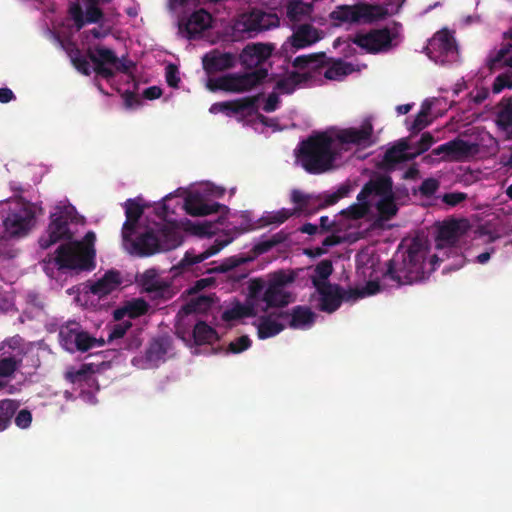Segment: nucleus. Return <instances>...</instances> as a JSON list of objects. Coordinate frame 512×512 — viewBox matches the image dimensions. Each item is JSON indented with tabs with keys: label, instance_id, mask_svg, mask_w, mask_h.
<instances>
[{
	"label": "nucleus",
	"instance_id": "obj_41",
	"mask_svg": "<svg viewBox=\"0 0 512 512\" xmlns=\"http://www.w3.org/2000/svg\"><path fill=\"white\" fill-rule=\"evenodd\" d=\"M376 207L380 216L385 220H390L397 214L398 211L394 194L387 197H382L378 201Z\"/></svg>",
	"mask_w": 512,
	"mask_h": 512
},
{
	"label": "nucleus",
	"instance_id": "obj_32",
	"mask_svg": "<svg viewBox=\"0 0 512 512\" xmlns=\"http://www.w3.org/2000/svg\"><path fill=\"white\" fill-rule=\"evenodd\" d=\"M260 94L256 96H247L236 100L227 101L226 115L231 116L234 114L252 115L257 110V102L259 101Z\"/></svg>",
	"mask_w": 512,
	"mask_h": 512
},
{
	"label": "nucleus",
	"instance_id": "obj_58",
	"mask_svg": "<svg viewBox=\"0 0 512 512\" xmlns=\"http://www.w3.org/2000/svg\"><path fill=\"white\" fill-rule=\"evenodd\" d=\"M467 199V194L463 192H450L444 194L442 201L449 206H457Z\"/></svg>",
	"mask_w": 512,
	"mask_h": 512
},
{
	"label": "nucleus",
	"instance_id": "obj_14",
	"mask_svg": "<svg viewBox=\"0 0 512 512\" xmlns=\"http://www.w3.org/2000/svg\"><path fill=\"white\" fill-rule=\"evenodd\" d=\"M393 36L388 27L374 29L366 34H357L353 43L369 53L388 50L391 47Z\"/></svg>",
	"mask_w": 512,
	"mask_h": 512
},
{
	"label": "nucleus",
	"instance_id": "obj_13",
	"mask_svg": "<svg viewBox=\"0 0 512 512\" xmlns=\"http://www.w3.org/2000/svg\"><path fill=\"white\" fill-rule=\"evenodd\" d=\"M312 283L319 295L317 308L329 314L337 311L343 302L341 286L329 281H319L315 277H312Z\"/></svg>",
	"mask_w": 512,
	"mask_h": 512
},
{
	"label": "nucleus",
	"instance_id": "obj_64",
	"mask_svg": "<svg viewBox=\"0 0 512 512\" xmlns=\"http://www.w3.org/2000/svg\"><path fill=\"white\" fill-rule=\"evenodd\" d=\"M279 104V96L276 93H271L268 95L265 104L263 106V110L267 113H271L275 111Z\"/></svg>",
	"mask_w": 512,
	"mask_h": 512
},
{
	"label": "nucleus",
	"instance_id": "obj_42",
	"mask_svg": "<svg viewBox=\"0 0 512 512\" xmlns=\"http://www.w3.org/2000/svg\"><path fill=\"white\" fill-rule=\"evenodd\" d=\"M127 316L134 319L145 315L149 310V304L143 298H135L125 303Z\"/></svg>",
	"mask_w": 512,
	"mask_h": 512
},
{
	"label": "nucleus",
	"instance_id": "obj_9",
	"mask_svg": "<svg viewBox=\"0 0 512 512\" xmlns=\"http://www.w3.org/2000/svg\"><path fill=\"white\" fill-rule=\"evenodd\" d=\"M59 339L62 347L70 353L86 352L93 347L104 345L103 339L91 336L75 321H70L60 327Z\"/></svg>",
	"mask_w": 512,
	"mask_h": 512
},
{
	"label": "nucleus",
	"instance_id": "obj_53",
	"mask_svg": "<svg viewBox=\"0 0 512 512\" xmlns=\"http://www.w3.org/2000/svg\"><path fill=\"white\" fill-rule=\"evenodd\" d=\"M103 16V11L98 7V4H88L85 13L87 23H98Z\"/></svg>",
	"mask_w": 512,
	"mask_h": 512
},
{
	"label": "nucleus",
	"instance_id": "obj_36",
	"mask_svg": "<svg viewBox=\"0 0 512 512\" xmlns=\"http://www.w3.org/2000/svg\"><path fill=\"white\" fill-rule=\"evenodd\" d=\"M94 365L92 363H85L77 370H69L65 374V378L72 384H81L83 382L90 383L95 381L93 378Z\"/></svg>",
	"mask_w": 512,
	"mask_h": 512
},
{
	"label": "nucleus",
	"instance_id": "obj_11",
	"mask_svg": "<svg viewBox=\"0 0 512 512\" xmlns=\"http://www.w3.org/2000/svg\"><path fill=\"white\" fill-rule=\"evenodd\" d=\"M267 76L268 70L259 68L243 74L223 75L221 76V84L226 88V92L243 93L261 84Z\"/></svg>",
	"mask_w": 512,
	"mask_h": 512
},
{
	"label": "nucleus",
	"instance_id": "obj_4",
	"mask_svg": "<svg viewBox=\"0 0 512 512\" xmlns=\"http://www.w3.org/2000/svg\"><path fill=\"white\" fill-rule=\"evenodd\" d=\"M130 244L131 252L140 257L151 256L161 251H169L175 249L181 244L179 233L168 225H161L156 234L154 229L147 228L140 232L138 236L124 242Z\"/></svg>",
	"mask_w": 512,
	"mask_h": 512
},
{
	"label": "nucleus",
	"instance_id": "obj_1",
	"mask_svg": "<svg viewBox=\"0 0 512 512\" xmlns=\"http://www.w3.org/2000/svg\"><path fill=\"white\" fill-rule=\"evenodd\" d=\"M326 132H316L302 140L295 149L297 161L309 174L319 175L334 168L338 151Z\"/></svg>",
	"mask_w": 512,
	"mask_h": 512
},
{
	"label": "nucleus",
	"instance_id": "obj_29",
	"mask_svg": "<svg viewBox=\"0 0 512 512\" xmlns=\"http://www.w3.org/2000/svg\"><path fill=\"white\" fill-rule=\"evenodd\" d=\"M313 79L311 72L292 71L276 82L275 88L283 94H291L295 89Z\"/></svg>",
	"mask_w": 512,
	"mask_h": 512
},
{
	"label": "nucleus",
	"instance_id": "obj_16",
	"mask_svg": "<svg viewBox=\"0 0 512 512\" xmlns=\"http://www.w3.org/2000/svg\"><path fill=\"white\" fill-rule=\"evenodd\" d=\"M272 43H251L246 45L239 54V61L245 69H259L273 53Z\"/></svg>",
	"mask_w": 512,
	"mask_h": 512
},
{
	"label": "nucleus",
	"instance_id": "obj_62",
	"mask_svg": "<svg viewBox=\"0 0 512 512\" xmlns=\"http://www.w3.org/2000/svg\"><path fill=\"white\" fill-rule=\"evenodd\" d=\"M341 295L343 296V301H355L365 297V291L357 288L345 290L341 287Z\"/></svg>",
	"mask_w": 512,
	"mask_h": 512
},
{
	"label": "nucleus",
	"instance_id": "obj_19",
	"mask_svg": "<svg viewBox=\"0 0 512 512\" xmlns=\"http://www.w3.org/2000/svg\"><path fill=\"white\" fill-rule=\"evenodd\" d=\"M211 15L203 10L193 12L186 20L179 22V32L187 39H194L211 26Z\"/></svg>",
	"mask_w": 512,
	"mask_h": 512
},
{
	"label": "nucleus",
	"instance_id": "obj_63",
	"mask_svg": "<svg viewBox=\"0 0 512 512\" xmlns=\"http://www.w3.org/2000/svg\"><path fill=\"white\" fill-rule=\"evenodd\" d=\"M291 200L299 206V209L304 210L308 206L309 196L299 190H294L291 194Z\"/></svg>",
	"mask_w": 512,
	"mask_h": 512
},
{
	"label": "nucleus",
	"instance_id": "obj_40",
	"mask_svg": "<svg viewBox=\"0 0 512 512\" xmlns=\"http://www.w3.org/2000/svg\"><path fill=\"white\" fill-rule=\"evenodd\" d=\"M352 71V64L339 60L325 70L324 76L329 80H339Z\"/></svg>",
	"mask_w": 512,
	"mask_h": 512
},
{
	"label": "nucleus",
	"instance_id": "obj_48",
	"mask_svg": "<svg viewBox=\"0 0 512 512\" xmlns=\"http://www.w3.org/2000/svg\"><path fill=\"white\" fill-rule=\"evenodd\" d=\"M505 88L512 89V75L502 73L495 78L492 91L494 94H498Z\"/></svg>",
	"mask_w": 512,
	"mask_h": 512
},
{
	"label": "nucleus",
	"instance_id": "obj_10",
	"mask_svg": "<svg viewBox=\"0 0 512 512\" xmlns=\"http://www.w3.org/2000/svg\"><path fill=\"white\" fill-rule=\"evenodd\" d=\"M280 20L275 13H267L262 10H252L241 15L235 24L238 32L247 33L249 37L258 33L279 26Z\"/></svg>",
	"mask_w": 512,
	"mask_h": 512
},
{
	"label": "nucleus",
	"instance_id": "obj_12",
	"mask_svg": "<svg viewBox=\"0 0 512 512\" xmlns=\"http://www.w3.org/2000/svg\"><path fill=\"white\" fill-rule=\"evenodd\" d=\"M320 40L318 30L311 24L300 25L293 34L285 41L279 55L290 59L291 55L297 50L308 47Z\"/></svg>",
	"mask_w": 512,
	"mask_h": 512
},
{
	"label": "nucleus",
	"instance_id": "obj_34",
	"mask_svg": "<svg viewBox=\"0 0 512 512\" xmlns=\"http://www.w3.org/2000/svg\"><path fill=\"white\" fill-rule=\"evenodd\" d=\"M292 65L299 70H308L307 72H311L313 75V72H317L324 67L325 54L300 55L293 60Z\"/></svg>",
	"mask_w": 512,
	"mask_h": 512
},
{
	"label": "nucleus",
	"instance_id": "obj_18",
	"mask_svg": "<svg viewBox=\"0 0 512 512\" xmlns=\"http://www.w3.org/2000/svg\"><path fill=\"white\" fill-rule=\"evenodd\" d=\"M411 148L412 146L407 138L398 140L385 152L382 160V168L387 172H391L395 170L398 164L415 159L412 157L413 153L409 152Z\"/></svg>",
	"mask_w": 512,
	"mask_h": 512
},
{
	"label": "nucleus",
	"instance_id": "obj_15",
	"mask_svg": "<svg viewBox=\"0 0 512 512\" xmlns=\"http://www.w3.org/2000/svg\"><path fill=\"white\" fill-rule=\"evenodd\" d=\"M87 57L94 64V71L98 76L104 79L115 76V71L109 65L114 66L118 57L112 49L97 45L87 50Z\"/></svg>",
	"mask_w": 512,
	"mask_h": 512
},
{
	"label": "nucleus",
	"instance_id": "obj_56",
	"mask_svg": "<svg viewBox=\"0 0 512 512\" xmlns=\"http://www.w3.org/2000/svg\"><path fill=\"white\" fill-rule=\"evenodd\" d=\"M305 14V8L301 2L290 3L287 7V15L292 21H299Z\"/></svg>",
	"mask_w": 512,
	"mask_h": 512
},
{
	"label": "nucleus",
	"instance_id": "obj_50",
	"mask_svg": "<svg viewBox=\"0 0 512 512\" xmlns=\"http://www.w3.org/2000/svg\"><path fill=\"white\" fill-rule=\"evenodd\" d=\"M245 314V305L238 303L232 308L225 310L222 314V319L224 321L238 320L244 318Z\"/></svg>",
	"mask_w": 512,
	"mask_h": 512
},
{
	"label": "nucleus",
	"instance_id": "obj_33",
	"mask_svg": "<svg viewBox=\"0 0 512 512\" xmlns=\"http://www.w3.org/2000/svg\"><path fill=\"white\" fill-rule=\"evenodd\" d=\"M478 146L459 137L449 141V160L460 161L477 152Z\"/></svg>",
	"mask_w": 512,
	"mask_h": 512
},
{
	"label": "nucleus",
	"instance_id": "obj_39",
	"mask_svg": "<svg viewBox=\"0 0 512 512\" xmlns=\"http://www.w3.org/2000/svg\"><path fill=\"white\" fill-rule=\"evenodd\" d=\"M69 57L73 66L76 68L78 72L85 76H89L91 74V65L85 56L82 55L81 50L73 45V47L68 52Z\"/></svg>",
	"mask_w": 512,
	"mask_h": 512
},
{
	"label": "nucleus",
	"instance_id": "obj_52",
	"mask_svg": "<svg viewBox=\"0 0 512 512\" xmlns=\"http://www.w3.org/2000/svg\"><path fill=\"white\" fill-rule=\"evenodd\" d=\"M439 188V182L434 178H427L423 180L419 187L421 195L425 197H431L436 193Z\"/></svg>",
	"mask_w": 512,
	"mask_h": 512
},
{
	"label": "nucleus",
	"instance_id": "obj_28",
	"mask_svg": "<svg viewBox=\"0 0 512 512\" xmlns=\"http://www.w3.org/2000/svg\"><path fill=\"white\" fill-rule=\"evenodd\" d=\"M229 242V240H225L219 243H215L199 254H196L194 250H189L185 253L184 257L179 262V267L182 269H188L192 265L201 263L202 261L220 252L221 249L229 244Z\"/></svg>",
	"mask_w": 512,
	"mask_h": 512
},
{
	"label": "nucleus",
	"instance_id": "obj_22",
	"mask_svg": "<svg viewBox=\"0 0 512 512\" xmlns=\"http://www.w3.org/2000/svg\"><path fill=\"white\" fill-rule=\"evenodd\" d=\"M121 283V273L118 270L111 269L106 271L100 279L93 282L89 287V291L99 299H103L107 295L116 291L120 287Z\"/></svg>",
	"mask_w": 512,
	"mask_h": 512
},
{
	"label": "nucleus",
	"instance_id": "obj_54",
	"mask_svg": "<svg viewBox=\"0 0 512 512\" xmlns=\"http://www.w3.org/2000/svg\"><path fill=\"white\" fill-rule=\"evenodd\" d=\"M293 215V212L289 209H282L269 215L267 224H282Z\"/></svg>",
	"mask_w": 512,
	"mask_h": 512
},
{
	"label": "nucleus",
	"instance_id": "obj_61",
	"mask_svg": "<svg viewBox=\"0 0 512 512\" xmlns=\"http://www.w3.org/2000/svg\"><path fill=\"white\" fill-rule=\"evenodd\" d=\"M123 100H124V105L126 108L128 109H134V108H137L141 105V100L140 98L138 97L137 94L131 92V91H126L123 95Z\"/></svg>",
	"mask_w": 512,
	"mask_h": 512
},
{
	"label": "nucleus",
	"instance_id": "obj_23",
	"mask_svg": "<svg viewBox=\"0 0 512 512\" xmlns=\"http://www.w3.org/2000/svg\"><path fill=\"white\" fill-rule=\"evenodd\" d=\"M290 317L289 327L293 329H308L314 323L316 314L306 306H295L291 312H279L277 318H288Z\"/></svg>",
	"mask_w": 512,
	"mask_h": 512
},
{
	"label": "nucleus",
	"instance_id": "obj_47",
	"mask_svg": "<svg viewBox=\"0 0 512 512\" xmlns=\"http://www.w3.org/2000/svg\"><path fill=\"white\" fill-rule=\"evenodd\" d=\"M369 204H352L347 209H344L341 214L351 219L363 218L368 212Z\"/></svg>",
	"mask_w": 512,
	"mask_h": 512
},
{
	"label": "nucleus",
	"instance_id": "obj_45",
	"mask_svg": "<svg viewBox=\"0 0 512 512\" xmlns=\"http://www.w3.org/2000/svg\"><path fill=\"white\" fill-rule=\"evenodd\" d=\"M435 142L434 137L429 132H424L420 140L415 144V151L412 152V157L416 158L424 152L428 151L432 144Z\"/></svg>",
	"mask_w": 512,
	"mask_h": 512
},
{
	"label": "nucleus",
	"instance_id": "obj_49",
	"mask_svg": "<svg viewBox=\"0 0 512 512\" xmlns=\"http://www.w3.org/2000/svg\"><path fill=\"white\" fill-rule=\"evenodd\" d=\"M252 342L247 335L238 337L236 340L230 342L228 351L233 354L241 353L251 346Z\"/></svg>",
	"mask_w": 512,
	"mask_h": 512
},
{
	"label": "nucleus",
	"instance_id": "obj_17",
	"mask_svg": "<svg viewBox=\"0 0 512 512\" xmlns=\"http://www.w3.org/2000/svg\"><path fill=\"white\" fill-rule=\"evenodd\" d=\"M237 57L231 52H221L219 49H213L202 57L204 71L208 75L231 69L235 67Z\"/></svg>",
	"mask_w": 512,
	"mask_h": 512
},
{
	"label": "nucleus",
	"instance_id": "obj_44",
	"mask_svg": "<svg viewBox=\"0 0 512 512\" xmlns=\"http://www.w3.org/2000/svg\"><path fill=\"white\" fill-rule=\"evenodd\" d=\"M22 360L15 356L0 359V377H10L21 365Z\"/></svg>",
	"mask_w": 512,
	"mask_h": 512
},
{
	"label": "nucleus",
	"instance_id": "obj_57",
	"mask_svg": "<svg viewBox=\"0 0 512 512\" xmlns=\"http://www.w3.org/2000/svg\"><path fill=\"white\" fill-rule=\"evenodd\" d=\"M117 72L124 74H131L136 68L135 62L129 60L127 57L118 58V62L113 66Z\"/></svg>",
	"mask_w": 512,
	"mask_h": 512
},
{
	"label": "nucleus",
	"instance_id": "obj_26",
	"mask_svg": "<svg viewBox=\"0 0 512 512\" xmlns=\"http://www.w3.org/2000/svg\"><path fill=\"white\" fill-rule=\"evenodd\" d=\"M426 50L427 55L431 58L430 54L432 51H438L442 55H449L457 51V45L453 34L448 29H442L429 41Z\"/></svg>",
	"mask_w": 512,
	"mask_h": 512
},
{
	"label": "nucleus",
	"instance_id": "obj_60",
	"mask_svg": "<svg viewBox=\"0 0 512 512\" xmlns=\"http://www.w3.org/2000/svg\"><path fill=\"white\" fill-rule=\"evenodd\" d=\"M427 116L428 111L422 108L421 111L416 115L410 129L413 131H420L425 128L428 125Z\"/></svg>",
	"mask_w": 512,
	"mask_h": 512
},
{
	"label": "nucleus",
	"instance_id": "obj_59",
	"mask_svg": "<svg viewBox=\"0 0 512 512\" xmlns=\"http://www.w3.org/2000/svg\"><path fill=\"white\" fill-rule=\"evenodd\" d=\"M32 422V414L27 409H22L15 417V424L22 429L28 428Z\"/></svg>",
	"mask_w": 512,
	"mask_h": 512
},
{
	"label": "nucleus",
	"instance_id": "obj_55",
	"mask_svg": "<svg viewBox=\"0 0 512 512\" xmlns=\"http://www.w3.org/2000/svg\"><path fill=\"white\" fill-rule=\"evenodd\" d=\"M498 123L504 128L512 126V104H507L498 113Z\"/></svg>",
	"mask_w": 512,
	"mask_h": 512
},
{
	"label": "nucleus",
	"instance_id": "obj_46",
	"mask_svg": "<svg viewBox=\"0 0 512 512\" xmlns=\"http://www.w3.org/2000/svg\"><path fill=\"white\" fill-rule=\"evenodd\" d=\"M314 272L315 275L313 277H315L317 280L327 281L333 272L332 262L327 259L322 260L315 266Z\"/></svg>",
	"mask_w": 512,
	"mask_h": 512
},
{
	"label": "nucleus",
	"instance_id": "obj_27",
	"mask_svg": "<svg viewBox=\"0 0 512 512\" xmlns=\"http://www.w3.org/2000/svg\"><path fill=\"white\" fill-rule=\"evenodd\" d=\"M143 287L153 300L168 301L175 295L171 284L154 277L145 276Z\"/></svg>",
	"mask_w": 512,
	"mask_h": 512
},
{
	"label": "nucleus",
	"instance_id": "obj_20",
	"mask_svg": "<svg viewBox=\"0 0 512 512\" xmlns=\"http://www.w3.org/2000/svg\"><path fill=\"white\" fill-rule=\"evenodd\" d=\"M462 234L461 221L455 219L444 221L437 230L436 247L441 250L447 248L449 251H456L455 244Z\"/></svg>",
	"mask_w": 512,
	"mask_h": 512
},
{
	"label": "nucleus",
	"instance_id": "obj_8",
	"mask_svg": "<svg viewBox=\"0 0 512 512\" xmlns=\"http://www.w3.org/2000/svg\"><path fill=\"white\" fill-rule=\"evenodd\" d=\"M74 207L72 206H56L54 212L50 214V223L47 228V235L42 236L39 244L43 249L61 240L72 239L70 230V222L73 220Z\"/></svg>",
	"mask_w": 512,
	"mask_h": 512
},
{
	"label": "nucleus",
	"instance_id": "obj_31",
	"mask_svg": "<svg viewBox=\"0 0 512 512\" xmlns=\"http://www.w3.org/2000/svg\"><path fill=\"white\" fill-rule=\"evenodd\" d=\"M503 38L509 39L511 42L503 44L494 55H490L487 58L486 65L490 73H493L498 68H502V64L504 63L505 59L511 57L509 55L512 54V27L504 32Z\"/></svg>",
	"mask_w": 512,
	"mask_h": 512
},
{
	"label": "nucleus",
	"instance_id": "obj_37",
	"mask_svg": "<svg viewBox=\"0 0 512 512\" xmlns=\"http://www.w3.org/2000/svg\"><path fill=\"white\" fill-rule=\"evenodd\" d=\"M372 193L382 197L393 195V181L388 175H380L368 181Z\"/></svg>",
	"mask_w": 512,
	"mask_h": 512
},
{
	"label": "nucleus",
	"instance_id": "obj_3",
	"mask_svg": "<svg viewBox=\"0 0 512 512\" xmlns=\"http://www.w3.org/2000/svg\"><path fill=\"white\" fill-rule=\"evenodd\" d=\"M294 281L292 274L284 271H278L272 274L266 282L262 278H254L249 281L248 297L253 301L262 300L266 307L262 311L266 312L268 308H282L291 301V293L285 290V286Z\"/></svg>",
	"mask_w": 512,
	"mask_h": 512
},
{
	"label": "nucleus",
	"instance_id": "obj_25",
	"mask_svg": "<svg viewBox=\"0 0 512 512\" xmlns=\"http://www.w3.org/2000/svg\"><path fill=\"white\" fill-rule=\"evenodd\" d=\"M144 208L133 199H128L125 203L126 221L122 226L123 242L131 240V236L136 234L139 219L143 215Z\"/></svg>",
	"mask_w": 512,
	"mask_h": 512
},
{
	"label": "nucleus",
	"instance_id": "obj_7",
	"mask_svg": "<svg viewBox=\"0 0 512 512\" xmlns=\"http://www.w3.org/2000/svg\"><path fill=\"white\" fill-rule=\"evenodd\" d=\"M387 9L381 5L359 3L355 5H341L331 12L330 17L341 23L370 24L387 16Z\"/></svg>",
	"mask_w": 512,
	"mask_h": 512
},
{
	"label": "nucleus",
	"instance_id": "obj_30",
	"mask_svg": "<svg viewBox=\"0 0 512 512\" xmlns=\"http://www.w3.org/2000/svg\"><path fill=\"white\" fill-rule=\"evenodd\" d=\"M277 315L278 313H271L269 315L259 317L257 324L255 323L259 339L264 340L274 337L284 330L285 326L274 319Z\"/></svg>",
	"mask_w": 512,
	"mask_h": 512
},
{
	"label": "nucleus",
	"instance_id": "obj_6",
	"mask_svg": "<svg viewBox=\"0 0 512 512\" xmlns=\"http://www.w3.org/2000/svg\"><path fill=\"white\" fill-rule=\"evenodd\" d=\"M95 252L80 242L61 244L56 250L55 265L59 270L91 271L95 268Z\"/></svg>",
	"mask_w": 512,
	"mask_h": 512
},
{
	"label": "nucleus",
	"instance_id": "obj_5",
	"mask_svg": "<svg viewBox=\"0 0 512 512\" xmlns=\"http://www.w3.org/2000/svg\"><path fill=\"white\" fill-rule=\"evenodd\" d=\"M0 211L4 214V232L9 237L25 236L34 225L35 211L29 202L20 197L2 203Z\"/></svg>",
	"mask_w": 512,
	"mask_h": 512
},
{
	"label": "nucleus",
	"instance_id": "obj_35",
	"mask_svg": "<svg viewBox=\"0 0 512 512\" xmlns=\"http://www.w3.org/2000/svg\"><path fill=\"white\" fill-rule=\"evenodd\" d=\"M193 339L197 345L212 344L218 341L217 331L203 321L195 324L193 329Z\"/></svg>",
	"mask_w": 512,
	"mask_h": 512
},
{
	"label": "nucleus",
	"instance_id": "obj_51",
	"mask_svg": "<svg viewBox=\"0 0 512 512\" xmlns=\"http://www.w3.org/2000/svg\"><path fill=\"white\" fill-rule=\"evenodd\" d=\"M167 84L172 88H178L180 83L179 70L174 64H168L165 71Z\"/></svg>",
	"mask_w": 512,
	"mask_h": 512
},
{
	"label": "nucleus",
	"instance_id": "obj_24",
	"mask_svg": "<svg viewBox=\"0 0 512 512\" xmlns=\"http://www.w3.org/2000/svg\"><path fill=\"white\" fill-rule=\"evenodd\" d=\"M226 206L217 202L209 203L199 194L189 195L184 202V209L187 214L198 217L217 213Z\"/></svg>",
	"mask_w": 512,
	"mask_h": 512
},
{
	"label": "nucleus",
	"instance_id": "obj_38",
	"mask_svg": "<svg viewBox=\"0 0 512 512\" xmlns=\"http://www.w3.org/2000/svg\"><path fill=\"white\" fill-rule=\"evenodd\" d=\"M16 410L17 405L13 400L5 399L0 401V432L9 427Z\"/></svg>",
	"mask_w": 512,
	"mask_h": 512
},
{
	"label": "nucleus",
	"instance_id": "obj_21",
	"mask_svg": "<svg viewBox=\"0 0 512 512\" xmlns=\"http://www.w3.org/2000/svg\"><path fill=\"white\" fill-rule=\"evenodd\" d=\"M373 125L370 120L363 121L359 128H347L337 134V139L342 144H354L367 146L371 143Z\"/></svg>",
	"mask_w": 512,
	"mask_h": 512
},
{
	"label": "nucleus",
	"instance_id": "obj_2",
	"mask_svg": "<svg viewBox=\"0 0 512 512\" xmlns=\"http://www.w3.org/2000/svg\"><path fill=\"white\" fill-rule=\"evenodd\" d=\"M428 252L427 243L421 238H414L401 256L396 254L388 262L386 275L399 285L424 279Z\"/></svg>",
	"mask_w": 512,
	"mask_h": 512
},
{
	"label": "nucleus",
	"instance_id": "obj_43",
	"mask_svg": "<svg viewBox=\"0 0 512 512\" xmlns=\"http://www.w3.org/2000/svg\"><path fill=\"white\" fill-rule=\"evenodd\" d=\"M351 188L348 184H342L337 191L330 193V194H324L322 197V202L319 204L321 208H326L328 206L336 204L340 199L346 197Z\"/></svg>",
	"mask_w": 512,
	"mask_h": 512
}]
</instances>
